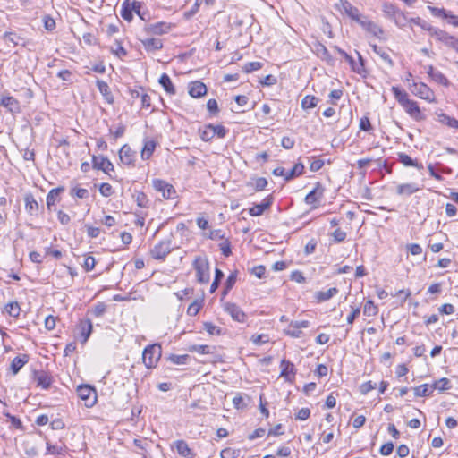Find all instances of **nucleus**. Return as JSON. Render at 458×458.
I'll return each mask as SVG.
<instances>
[{
    "mask_svg": "<svg viewBox=\"0 0 458 458\" xmlns=\"http://www.w3.org/2000/svg\"><path fill=\"white\" fill-rule=\"evenodd\" d=\"M161 345L154 344L148 345L142 353V360L148 369L155 368L161 358Z\"/></svg>",
    "mask_w": 458,
    "mask_h": 458,
    "instance_id": "obj_1",
    "label": "nucleus"
},
{
    "mask_svg": "<svg viewBox=\"0 0 458 458\" xmlns=\"http://www.w3.org/2000/svg\"><path fill=\"white\" fill-rule=\"evenodd\" d=\"M193 267L196 270L197 281L200 284H207L209 281V264L207 259L197 257L194 259Z\"/></svg>",
    "mask_w": 458,
    "mask_h": 458,
    "instance_id": "obj_2",
    "label": "nucleus"
},
{
    "mask_svg": "<svg viewBox=\"0 0 458 458\" xmlns=\"http://www.w3.org/2000/svg\"><path fill=\"white\" fill-rule=\"evenodd\" d=\"M335 7L341 13L345 14L357 23H359L364 16L360 13L359 9L353 6L348 0H339V2L335 4Z\"/></svg>",
    "mask_w": 458,
    "mask_h": 458,
    "instance_id": "obj_3",
    "label": "nucleus"
},
{
    "mask_svg": "<svg viewBox=\"0 0 458 458\" xmlns=\"http://www.w3.org/2000/svg\"><path fill=\"white\" fill-rule=\"evenodd\" d=\"M78 396L83 400L86 407H93L97 403V392L89 385H81L77 387Z\"/></svg>",
    "mask_w": 458,
    "mask_h": 458,
    "instance_id": "obj_4",
    "label": "nucleus"
},
{
    "mask_svg": "<svg viewBox=\"0 0 458 458\" xmlns=\"http://www.w3.org/2000/svg\"><path fill=\"white\" fill-rule=\"evenodd\" d=\"M152 186L157 191L162 193V196L166 199H173L176 197V191L174 187L161 179H154L152 181Z\"/></svg>",
    "mask_w": 458,
    "mask_h": 458,
    "instance_id": "obj_5",
    "label": "nucleus"
},
{
    "mask_svg": "<svg viewBox=\"0 0 458 458\" xmlns=\"http://www.w3.org/2000/svg\"><path fill=\"white\" fill-rule=\"evenodd\" d=\"M170 239L160 241L150 250V255L155 259H164L172 250Z\"/></svg>",
    "mask_w": 458,
    "mask_h": 458,
    "instance_id": "obj_6",
    "label": "nucleus"
},
{
    "mask_svg": "<svg viewBox=\"0 0 458 458\" xmlns=\"http://www.w3.org/2000/svg\"><path fill=\"white\" fill-rule=\"evenodd\" d=\"M325 188L321 182H318L315 187L310 191L305 197V203L312 205L313 208H317L319 206V202L324 196Z\"/></svg>",
    "mask_w": 458,
    "mask_h": 458,
    "instance_id": "obj_7",
    "label": "nucleus"
},
{
    "mask_svg": "<svg viewBox=\"0 0 458 458\" xmlns=\"http://www.w3.org/2000/svg\"><path fill=\"white\" fill-rule=\"evenodd\" d=\"M410 89L415 96L428 100L429 102L434 99V92L430 89V88L423 83V82H413L410 85Z\"/></svg>",
    "mask_w": 458,
    "mask_h": 458,
    "instance_id": "obj_8",
    "label": "nucleus"
},
{
    "mask_svg": "<svg viewBox=\"0 0 458 458\" xmlns=\"http://www.w3.org/2000/svg\"><path fill=\"white\" fill-rule=\"evenodd\" d=\"M359 24L365 31L372 34L377 38L385 39V32L382 27L377 25L376 22L369 20L367 16L364 15L362 19L359 21Z\"/></svg>",
    "mask_w": 458,
    "mask_h": 458,
    "instance_id": "obj_9",
    "label": "nucleus"
},
{
    "mask_svg": "<svg viewBox=\"0 0 458 458\" xmlns=\"http://www.w3.org/2000/svg\"><path fill=\"white\" fill-rule=\"evenodd\" d=\"M174 25L165 21H159L152 24H146L144 31L148 35L166 34L173 29Z\"/></svg>",
    "mask_w": 458,
    "mask_h": 458,
    "instance_id": "obj_10",
    "label": "nucleus"
},
{
    "mask_svg": "<svg viewBox=\"0 0 458 458\" xmlns=\"http://www.w3.org/2000/svg\"><path fill=\"white\" fill-rule=\"evenodd\" d=\"M3 40L8 45L16 47V46H21L23 47L29 46L30 40L21 37V35H18L14 31H6L3 35Z\"/></svg>",
    "mask_w": 458,
    "mask_h": 458,
    "instance_id": "obj_11",
    "label": "nucleus"
},
{
    "mask_svg": "<svg viewBox=\"0 0 458 458\" xmlns=\"http://www.w3.org/2000/svg\"><path fill=\"white\" fill-rule=\"evenodd\" d=\"M405 112L415 121L425 120V115L420 111L418 103L414 100L408 99L403 106H402Z\"/></svg>",
    "mask_w": 458,
    "mask_h": 458,
    "instance_id": "obj_12",
    "label": "nucleus"
},
{
    "mask_svg": "<svg viewBox=\"0 0 458 458\" xmlns=\"http://www.w3.org/2000/svg\"><path fill=\"white\" fill-rule=\"evenodd\" d=\"M92 322L90 319H82L79 322L77 326V331H78V337L81 340V344H85L89 337L90 336L92 333Z\"/></svg>",
    "mask_w": 458,
    "mask_h": 458,
    "instance_id": "obj_13",
    "label": "nucleus"
},
{
    "mask_svg": "<svg viewBox=\"0 0 458 458\" xmlns=\"http://www.w3.org/2000/svg\"><path fill=\"white\" fill-rule=\"evenodd\" d=\"M33 380L37 383V386L47 390L53 383V377L44 370L34 371Z\"/></svg>",
    "mask_w": 458,
    "mask_h": 458,
    "instance_id": "obj_14",
    "label": "nucleus"
},
{
    "mask_svg": "<svg viewBox=\"0 0 458 458\" xmlns=\"http://www.w3.org/2000/svg\"><path fill=\"white\" fill-rule=\"evenodd\" d=\"M224 310L228 313L231 318L238 322H244L246 319V314L235 303L226 302L224 304Z\"/></svg>",
    "mask_w": 458,
    "mask_h": 458,
    "instance_id": "obj_15",
    "label": "nucleus"
},
{
    "mask_svg": "<svg viewBox=\"0 0 458 458\" xmlns=\"http://www.w3.org/2000/svg\"><path fill=\"white\" fill-rule=\"evenodd\" d=\"M92 165L94 169L101 170L106 174L114 170L111 161L103 156H94L92 158Z\"/></svg>",
    "mask_w": 458,
    "mask_h": 458,
    "instance_id": "obj_16",
    "label": "nucleus"
},
{
    "mask_svg": "<svg viewBox=\"0 0 458 458\" xmlns=\"http://www.w3.org/2000/svg\"><path fill=\"white\" fill-rule=\"evenodd\" d=\"M274 201V198L272 195H268L266 197L260 204H256L252 208H249V214L251 216H259L263 215L265 210L268 209Z\"/></svg>",
    "mask_w": 458,
    "mask_h": 458,
    "instance_id": "obj_17",
    "label": "nucleus"
},
{
    "mask_svg": "<svg viewBox=\"0 0 458 458\" xmlns=\"http://www.w3.org/2000/svg\"><path fill=\"white\" fill-rule=\"evenodd\" d=\"M136 153L127 144L123 145L119 151V157L125 165H133Z\"/></svg>",
    "mask_w": 458,
    "mask_h": 458,
    "instance_id": "obj_18",
    "label": "nucleus"
},
{
    "mask_svg": "<svg viewBox=\"0 0 458 458\" xmlns=\"http://www.w3.org/2000/svg\"><path fill=\"white\" fill-rule=\"evenodd\" d=\"M140 42L147 52H155L163 48V41L156 38H146Z\"/></svg>",
    "mask_w": 458,
    "mask_h": 458,
    "instance_id": "obj_19",
    "label": "nucleus"
},
{
    "mask_svg": "<svg viewBox=\"0 0 458 458\" xmlns=\"http://www.w3.org/2000/svg\"><path fill=\"white\" fill-rule=\"evenodd\" d=\"M207 93V87L206 85L199 81H193L190 84L189 87V94L192 98H200Z\"/></svg>",
    "mask_w": 458,
    "mask_h": 458,
    "instance_id": "obj_20",
    "label": "nucleus"
},
{
    "mask_svg": "<svg viewBox=\"0 0 458 458\" xmlns=\"http://www.w3.org/2000/svg\"><path fill=\"white\" fill-rule=\"evenodd\" d=\"M25 201V210L30 216H34L38 214V203L35 199L34 196L31 193H26L24 196Z\"/></svg>",
    "mask_w": 458,
    "mask_h": 458,
    "instance_id": "obj_21",
    "label": "nucleus"
},
{
    "mask_svg": "<svg viewBox=\"0 0 458 458\" xmlns=\"http://www.w3.org/2000/svg\"><path fill=\"white\" fill-rule=\"evenodd\" d=\"M427 72L429 75V77L437 83L444 86H449L450 82L448 79L445 77V75L442 73L440 71L435 69L432 65L428 66Z\"/></svg>",
    "mask_w": 458,
    "mask_h": 458,
    "instance_id": "obj_22",
    "label": "nucleus"
},
{
    "mask_svg": "<svg viewBox=\"0 0 458 458\" xmlns=\"http://www.w3.org/2000/svg\"><path fill=\"white\" fill-rule=\"evenodd\" d=\"M420 187L415 182L399 184L396 188V193L398 195L410 196L415 192H418Z\"/></svg>",
    "mask_w": 458,
    "mask_h": 458,
    "instance_id": "obj_23",
    "label": "nucleus"
},
{
    "mask_svg": "<svg viewBox=\"0 0 458 458\" xmlns=\"http://www.w3.org/2000/svg\"><path fill=\"white\" fill-rule=\"evenodd\" d=\"M96 84L99 92L102 94L106 101L108 104H113L114 99L108 84L106 81L99 79L97 80Z\"/></svg>",
    "mask_w": 458,
    "mask_h": 458,
    "instance_id": "obj_24",
    "label": "nucleus"
},
{
    "mask_svg": "<svg viewBox=\"0 0 458 458\" xmlns=\"http://www.w3.org/2000/svg\"><path fill=\"white\" fill-rule=\"evenodd\" d=\"M177 453L184 458H193L194 453L184 440H177L174 443Z\"/></svg>",
    "mask_w": 458,
    "mask_h": 458,
    "instance_id": "obj_25",
    "label": "nucleus"
},
{
    "mask_svg": "<svg viewBox=\"0 0 458 458\" xmlns=\"http://www.w3.org/2000/svg\"><path fill=\"white\" fill-rule=\"evenodd\" d=\"M29 361V356L27 354H21L16 356L11 363V370L13 375H16L21 369Z\"/></svg>",
    "mask_w": 458,
    "mask_h": 458,
    "instance_id": "obj_26",
    "label": "nucleus"
},
{
    "mask_svg": "<svg viewBox=\"0 0 458 458\" xmlns=\"http://www.w3.org/2000/svg\"><path fill=\"white\" fill-rule=\"evenodd\" d=\"M398 161L404 166H413L418 170L423 169V165L421 163H418L417 160L412 159L410 156L403 152L398 153Z\"/></svg>",
    "mask_w": 458,
    "mask_h": 458,
    "instance_id": "obj_27",
    "label": "nucleus"
},
{
    "mask_svg": "<svg viewBox=\"0 0 458 458\" xmlns=\"http://www.w3.org/2000/svg\"><path fill=\"white\" fill-rule=\"evenodd\" d=\"M1 105L6 107L11 113H18L20 111L19 102L11 96L4 97Z\"/></svg>",
    "mask_w": 458,
    "mask_h": 458,
    "instance_id": "obj_28",
    "label": "nucleus"
},
{
    "mask_svg": "<svg viewBox=\"0 0 458 458\" xmlns=\"http://www.w3.org/2000/svg\"><path fill=\"white\" fill-rule=\"evenodd\" d=\"M370 47L374 53L379 55L380 58L384 60L390 67L394 66L393 59L390 57L389 54L384 47H378L376 44H370Z\"/></svg>",
    "mask_w": 458,
    "mask_h": 458,
    "instance_id": "obj_29",
    "label": "nucleus"
},
{
    "mask_svg": "<svg viewBox=\"0 0 458 458\" xmlns=\"http://www.w3.org/2000/svg\"><path fill=\"white\" fill-rule=\"evenodd\" d=\"M159 83L164 89L170 95L175 94V88L172 83L170 77L166 73H163L159 78Z\"/></svg>",
    "mask_w": 458,
    "mask_h": 458,
    "instance_id": "obj_30",
    "label": "nucleus"
},
{
    "mask_svg": "<svg viewBox=\"0 0 458 458\" xmlns=\"http://www.w3.org/2000/svg\"><path fill=\"white\" fill-rule=\"evenodd\" d=\"M414 394L417 397L430 396L434 392V387L428 384H423L413 388Z\"/></svg>",
    "mask_w": 458,
    "mask_h": 458,
    "instance_id": "obj_31",
    "label": "nucleus"
},
{
    "mask_svg": "<svg viewBox=\"0 0 458 458\" xmlns=\"http://www.w3.org/2000/svg\"><path fill=\"white\" fill-rule=\"evenodd\" d=\"M131 0H124L120 12L121 17L127 21H131L133 19V11L131 9Z\"/></svg>",
    "mask_w": 458,
    "mask_h": 458,
    "instance_id": "obj_32",
    "label": "nucleus"
},
{
    "mask_svg": "<svg viewBox=\"0 0 458 458\" xmlns=\"http://www.w3.org/2000/svg\"><path fill=\"white\" fill-rule=\"evenodd\" d=\"M304 173V165L302 163H297L293 167L286 172L285 181H291L295 177L301 176Z\"/></svg>",
    "mask_w": 458,
    "mask_h": 458,
    "instance_id": "obj_33",
    "label": "nucleus"
},
{
    "mask_svg": "<svg viewBox=\"0 0 458 458\" xmlns=\"http://www.w3.org/2000/svg\"><path fill=\"white\" fill-rule=\"evenodd\" d=\"M64 191V188H55L52 189L47 196V207L49 210H51V207L55 204L56 201L59 200V194Z\"/></svg>",
    "mask_w": 458,
    "mask_h": 458,
    "instance_id": "obj_34",
    "label": "nucleus"
},
{
    "mask_svg": "<svg viewBox=\"0 0 458 458\" xmlns=\"http://www.w3.org/2000/svg\"><path fill=\"white\" fill-rule=\"evenodd\" d=\"M156 148V142L154 140H146L141 150V158L148 160L152 156Z\"/></svg>",
    "mask_w": 458,
    "mask_h": 458,
    "instance_id": "obj_35",
    "label": "nucleus"
},
{
    "mask_svg": "<svg viewBox=\"0 0 458 458\" xmlns=\"http://www.w3.org/2000/svg\"><path fill=\"white\" fill-rule=\"evenodd\" d=\"M338 293V289L336 287L329 288L327 291H320L316 293V298L318 301H326L330 300L333 296H335Z\"/></svg>",
    "mask_w": 458,
    "mask_h": 458,
    "instance_id": "obj_36",
    "label": "nucleus"
},
{
    "mask_svg": "<svg viewBox=\"0 0 458 458\" xmlns=\"http://www.w3.org/2000/svg\"><path fill=\"white\" fill-rule=\"evenodd\" d=\"M5 312H7L13 318H19L21 313V307L18 301H11L7 303L4 307Z\"/></svg>",
    "mask_w": 458,
    "mask_h": 458,
    "instance_id": "obj_37",
    "label": "nucleus"
},
{
    "mask_svg": "<svg viewBox=\"0 0 458 458\" xmlns=\"http://www.w3.org/2000/svg\"><path fill=\"white\" fill-rule=\"evenodd\" d=\"M438 121L441 123L445 124L450 128L458 129V120H456L454 117L449 116L446 114L442 113V114H438Z\"/></svg>",
    "mask_w": 458,
    "mask_h": 458,
    "instance_id": "obj_38",
    "label": "nucleus"
},
{
    "mask_svg": "<svg viewBox=\"0 0 458 458\" xmlns=\"http://www.w3.org/2000/svg\"><path fill=\"white\" fill-rule=\"evenodd\" d=\"M280 367L282 369V371H281V376L282 377H288L290 374L294 376V374H295V372H294V365L291 361L286 360H283L281 361Z\"/></svg>",
    "mask_w": 458,
    "mask_h": 458,
    "instance_id": "obj_39",
    "label": "nucleus"
},
{
    "mask_svg": "<svg viewBox=\"0 0 458 458\" xmlns=\"http://www.w3.org/2000/svg\"><path fill=\"white\" fill-rule=\"evenodd\" d=\"M392 91L395 99L401 106H403V104L409 99L407 92L398 87H392Z\"/></svg>",
    "mask_w": 458,
    "mask_h": 458,
    "instance_id": "obj_40",
    "label": "nucleus"
},
{
    "mask_svg": "<svg viewBox=\"0 0 458 458\" xmlns=\"http://www.w3.org/2000/svg\"><path fill=\"white\" fill-rule=\"evenodd\" d=\"M215 349L216 347L212 345L198 344L191 346L190 351L196 352L199 354H210L214 352Z\"/></svg>",
    "mask_w": 458,
    "mask_h": 458,
    "instance_id": "obj_41",
    "label": "nucleus"
},
{
    "mask_svg": "<svg viewBox=\"0 0 458 458\" xmlns=\"http://www.w3.org/2000/svg\"><path fill=\"white\" fill-rule=\"evenodd\" d=\"M378 312L377 307L374 304V302L371 300H368L365 302L364 308H363V314L368 317H373L376 316Z\"/></svg>",
    "mask_w": 458,
    "mask_h": 458,
    "instance_id": "obj_42",
    "label": "nucleus"
},
{
    "mask_svg": "<svg viewBox=\"0 0 458 458\" xmlns=\"http://www.w3.org/2000/svg\"><path fill=\"white\" fill-rule=\"evenodd\" d=\"M318 102V98H316L314 96L307 95L301 100V107L303 109H311L317 106Z\"/></svg>",
    "mask_w": 458,
    "mask_h": 458,
    "instance_id": "obj_43",
    "label": "nucleus"
},
{
    "mask_svg": "<svg viewBox=\"0 0 458 458\" xmlns=\"http://www.w3.org/2000/svg\"><path fill=\"white\" fill-rule=\"evenodd\" d=\"M199 135L202 140L209 141L215 137L214 131L212 130V124H207L203 130H199Z\"/></svg>",
    "mask_w": 458,
    "mask_h": 458,
    "instance_id": "obj_44",
    "label": "nucleus"
},
{
    "mask_svg": "<svg viewBox=\"0 0 458 458\" xmlns=\"http://www.w3.org/2000/svg\"><path fill=\"white\" fill-rule=\"evenodd\" d=\"M65 453V446H58L47 442L46 454L63 455Z\"/></svg>",
    "mask_w": 458,
    "mask_h": 458,
    "instance_id": "obj_45",
    "label": "nucleus"
},
{
    "mask_svg": "<svg viewBox=\"0 0 458 458\" xmlns=\"http://www.w3.org/2000/svg\"><path fill=\"white\" fill-rule=\"evenodd\" d=\"M440 42L458 52V39L455 37L446 33Z\"/></svg>",
    "mask_w": 458,
    "mask_h": 458,
    "instance_id": "obj_46",
    "label": "nucleus"
},
{
    "mask_svg": "<svg viewBox=\"0 0 458 458\" xmlns=\"http://www.w3.org/2000/svg\"><path fill=\"white\" fill-rule=\"evenodd\" d=\"M133 13H135L141 20L146 21V13L141 11L142 3L140 1L133 0L131 4Z\"/></svg>",
    "mask_w": 458,
    "mask_h": 458,
    "instance_id": "obj_47",
    "label": "nucleus"
},
{
    "mask_svg": "<svg viewBox=\"0 0 458 458\" xmlns=\"http://www.w3.org/2000/svg\"><path fill=\"white\" fill-rule=\"evenodd\" d=\"M432 386L434 387V390L437 389L439 391H445L450 389V381L446 377H443L439 380H437Z\"/></svg>",
    "mask_w": 458,
    "mask_h": 458,
    "instance_id": "obj_48",
    "label": "nucleus"
},
{
    "mask_svg": "<svg viewBox=\"0 0 458 458\" xmlns=\"http://www.w3.org/2000/svg\"><path fill=\"white\" fill-rule=\"evenodd\" d=\"M134 197H135V201L139 207H140V208H148V207L149 200L144 192L138 191V192H136Z\"/></svg>",
    "mask_w": 458,
    "mask_h": 458,
    "instance_id": "obj_49",
    "label": "nucleus"
},
{
    "mask_svg": "<svg viewBox=\"0 0 458 458\" xmlns=\"http://www.w3.org/2000/svg\"><path fill=\"white\" fill-rule=\"evenodd\" d=\"M237 275L236 273H232L226 278V281L224 285V294L225 295L234 285L236 282Z\"/></svg>",
    "mask_w": 458,
    "mask_h": 458,
    "instance_id": "obj_50",
    "label": "nucleus"
},
{
    "mask_svg": "<svg viewBox=\"0 0 458 458\" xmlns=\"http://www.w3.org/2000/svg\"><path fill=\"white\" fill-rule=\"evenodd\" d=\"M428 8L430 11L431 14L436 17H442L444 19H447L450 13L449 11H446L444 8H437L433 6H428Z\"/></svg>",
    "mask_w": 458,
    "mask_h": 458,
    "instance_id": "obj_51",
    "label": "nucleus"
},
{
    "mask_svg": "<svg viewBox=\"0 0 458 458\" xmlns=\"http://www.w3.org/2000/svg\"><path fill=\"white\" fill-rule=\"evenodd\" d=\"M223 277H224V273L222 272V270H220L219 268H216V270H215V278H214V281H213V283H212V284L210 286V292L211 293H214L217 289V287H218V285H219V284H220V282H221Z\"/></svg>",
    "mask_w": 458,
    "mask_h": 458,
    "instance_id": "obj_52",
    "label": "nucleus"
},
{
    "mask_svg": "<svg viewBox=\"0 0 458 458\" xmlns=\"http://www.w3.org/2000/svg\"><path fill=\"white\" fill-rule=\"evenodd\" d=\"M203 327L211 335H219L221 334V328L211 322H204Z\"/></svg>",
    "mask_w": 458,
    "mask_h": 458,
    "instance_id": "obj_53",
    "label": "nucleus"
},
{
    "mask_svg": "<svg viewBox=\"0 0 458 458\" xmlns=\"http://www.w3.org/2000/svg\"><path fill=\"white\" fill-rule=\"evenodd\" d=\"M112 53L119 58H123L127 55L126 49L122 46L119 41H116L114 47H112Z\"/></svg>",
    "mask_w": 458,
    "mask_h": 458,
    "instance_id": "obj_54",
    "label": "nucleus"
},
{
    "mask_svg": "<svg viewBox=\"0 0 458 458\" xmlns=\"http://www.w3.org/2000/svg\"><path fill=\"white\" fill-rule=\"evenodd\" d=\"M188 359H189V355H187V354H184V355L171 354L168 358V360L173 364H177V365L185 364Z\"/></svg>",
    "mask_w": 458,
    "mask_h": 458,
    "instance_id": "obj_55",
    "label": "nucleus"
},
{
    "mask_svg": "<svg viewBox=\"0 0 458 458\" xmlns=\"http://www.w3.org/2000/svg\"><path fill=\"white\" fill-rule=\"evenodd\" d=\"M428 33L430 36L435 37L437 40L441 41L447 32L441 29L431 26Z\"/></svg>",
    "mask_w": 458,
    "mask_h": 458,
    "instance_id": "obj_56",
    "label": "nucleus"
},
{
    "mask_svg": "<svg viewBox=\"0 0 458 458\" xmlns=\"http://www.w3.org/2000/svg\"><path fill=\"white\" fill-rule=\"evenodd\" d=\"M383 12L386 17L391 18L397 13V8L391 3H384Z\"/></svg>",
    "mask_w": 458,
    "mask_h": 458,
    "instance_id": "obj_57",
    "label": "nucleus"
},
{
    "mask_svg": "<svg viewBox=\"0 0 458 458\" xmlns=\"http://www.w3.org/2000/svg\"><path fill=\"white\" fill-rule=\"evenodd\" d=\"M318 55L324 60L327 62H332L333 59L327 50V48L324 45H319L317 48Z\"/></svg>",
    "mask_w": 458,
    "mask_h": 458,
    "instance_id": "obj_58",
    "label": "nucleus"
},
{
    "mask_svg": "<svg viewBox=\"0 0 458 458\" xmlns=\"http://www.w3.org/2000/svg\"><path fill=\"white\" fill-rule=\"evenodd\" d=\"M262 67V64L260 62H249L243 66V71L246 73H250L254 71H258Z\"/></svg>",
    "mask_w": 458,
    "mask_h": 458,
    "instance_id": "obj_59",
    "label": "nucleus"
},
{
    "mask_svg": "<svg viewBox=\"0 0 458 458\" xmlns=\"http://www.w3.org/2000/svg\"><path fill=\"white\" fill-rule=\"evenodd\" d=\"M220 250L225 257H229L232 254L231 242L228 239H224V242L219 244Z\"/></svg>",
    "mask_w": 458,
    "mask_h": 458,
    "instance_id": "obj_60",
    "label": "nucleus"
},
{
    "mask_svg": "<svg viewBox=\"0 0 458 458\" xmlns=\"http://www.w3.org/2000/svg\"><path fill=\"white\" fill-rule=\"evenodd\" d=\"M201 308V302L194 301L191 303L187 309V314L189 316H196Z\"/></svg>",
    "mask_w": 458,
    "mask_h": 458,
    "instance_id": "obj_61",
    "label": "nucleus"
},
{
    "mask_svg": "<svg viewBox=\"0 0 458 458\" xmlns=\"http://www.w3.org/2000/svg\"><path fill=\"white\" fill-rule=\"evenodd\" d=\"M99 192L104 197H109L113 194L114 190L111 184L107 182H103L99 186Z\"/></svg>",
    "mask_w": 458,
    "mask_h": 458,
    "instance_id": "obj_62",
    "label": "nucleus"
},
{
    "mask_svg": "<svg viewBox=\"0 0 458 458\" xmlns=\"http://www.w3.org/2000/svg\"><path fill=\"white\" fill-rule=\"evenodd\" d=\"M410 21L427 31H428L431 27V25L428 22H427L425 20H422L420 17L411 18Z\"/></svg>",
    "mask_w": 458,
    "mask_h": 458,
    "instance_id": "obj_63",
    "label": "nucleus"
},
{
    "mask_svg": "<svg viewBox=\"0 0 458 458\" xmlns=\"http://www.w3.org/2000/svg\"><path fill=\"white\" fill-rule=\"evenodd\" d=\"M106 308V306L104 302H98L93 307L91 312L95 317L98 318L105 313Z\"/></svg>",
    "mask_w": 458,
    "mask_h": 458,
    "instance_id": "obj_64",
    "label": "nucleus"
}]
</instances>
